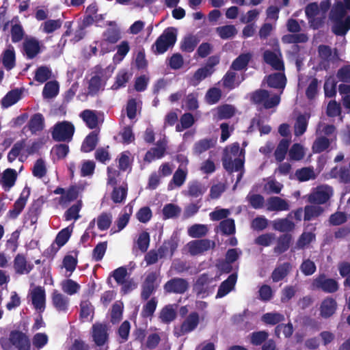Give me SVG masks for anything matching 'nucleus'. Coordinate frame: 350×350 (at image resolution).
Masks as SVG:
<instances>
[{"label":"nucleus","mask_w":350,"mask_h":350,"mask_svg":"<svg viewBox=\"0 0 350 350\" xmlns=\"http://www.w3.org/2000/svg\"><path fill=\"white\" fill-rule=\"evenodd\" d=\"M98 142V133L93 131L90 133L83 140L81 150L83 152H90L94 150Z\"/></svg>","instance_id":"nucleus-29"},{"label":"nucleus","mask_w":350,"mask_h":350,"mask_svg":"<svg viewBox=\"0 0 350 350\" xmlns=\"http://www.w3.org/2000/svg\"><path fill=\"white\" fill-rule=\"evenodd\" d=\"M269 92L266 90L259 89L254 92L251 96V100L256 105L263 104L265 109H271L279 105L280 98L278 95H273L270 98Z\"/></svg>","instance_id":"nucleus-7"},{"label":"nucleus","mask_w":350,"mask_h":350,"mask_svg":"<svg viewBox=\"0 0 350 350\" xmlns=\"http://www.w3.org/2000/svg\"><path fill=\"white\" fill-rule=\"evenodd\" d=\"M1 61L4 68L10 70L16 66V54L14 47L9 45L2 53Z\"/></svg>","instance_id":"nucleus-27"},{"label":"nucleus","mask_w":350,"mask_h":350,"mask_svg":"<svg viewBox=\"0 0 350 350\" xmlns=\"http://www.w3.org/2000/svg\"><path fill=\"white\" fill-rule=\"evenodd\" d=\"M108 330V325L106 323L96 322L92 326L91 335L92 340L100 348L99 350L108 349V346L106 345L109 340Z\"/></svg>","instance_id":"nucleus-5"},{"label":"nucleus","mask_w":350,"mask_h":350,"mask_svg":"<svg viewBox=\"0 0 350 350\" xmlns=\"http://www.w3.org/2000/svg\"><path fill=\"white\" fill-rule=\"evenodd\" d=\"M310 116L300 114L297 116L295 123V135L296 136L302 135L307 129L308 122Z\"/></svg>","instance_id":"nucleus-39"},{"label":"nucleus","mask_w":350,"mask_h":350,"mask_svg":"<svg viewBox=\"0 0 350 350\" xmlns=\"http://www.w3.org/2000/svg\"><path fill=\"white\" fill-rule=\"evenodd\" d=\"M176 40V29L172 27H167L152 44V51L156 55L163 54L175 44Z\"/></svg>","instance_id":"nucleus-1"},{"label":"nucleus","mask_w":350,"mask_h":350,"mask_svg":"<svg viewBox=\"0 0 350 350\" xmlns=\"http://www.w3.org/2000/svg\"><path fill=\"white\" fill-rule=\"evenodd\" d=\"M290 144L291 139L280 140L274 152V156L278 162H282L285 159Z\"/></svg>","instance_id":"nucleus-38"},{"label":"nucleus","mask_w":350,"mask_h":350,"mask_svg":"<svg viewBox=\"0 0 350 350\" xmlns=\"http://www.w3.org/2000/svg\"><path fill=\"white\" fill-rule=\"evenodd\" d=\"M308 40L307 34L304 33H293L282 36V41L284 44L306 43Z\"/></svg>","instance_id":"nucleus-37"},{"label":"nucleus","mask_w":350,"mask_h":350,"mask_svg":"<svg viewBox=\"0 0 350 350\" xmlns=\"http://www.w3.org/2000/svg\"><path fill=\"white\" fill-rule=\"evenodd\" d=\"M29 194V188H27L26 195H25L24 191L21 193L20 197L14 203L13 208L8 211L7 213L8 218L10 219H15L18 217V215L22 213L23 210L24 209L27 204Z\"/></svg>","instance_id":"nucleus-14"},{"label":"nucleus","mask_w":350,"mask_h":350,"mask_svg":"<svg viewBox=\"0 0 350 350\" xmlns=\"http://www.w3.org/2000/svg\"><path fill=\"white\" fill-rule=\"evenodd\" d=\"M224 152V155L222 159V164L224 169L229 172L241 171L244 166L243 159L236 158L232 161L231 156L228 154V148H226Z\"/></svg>","instance_id":"nucleus-15"},{"label":"nucleus","mask_w":350,"mask_h":350,"mask_svg":"<svg viewBox=\"0 0 350 350\" xmlns=\"http://www.w3.org/2000/svg\"><path fill=\"white\" fill-rule=\"evenodd\" d=\"M284 320V316L278 312H267L261 317V321L266 325H278Z\"/></svg>","instance_id":"nucleus-41"},{"label":"nucleus","mask_w":350,"mask_h":350,"mask_svg":"<svg viewBox=\"0 0 350 350\" xmlns=\"http://www.w3.org/2000/svg\"><path fill=\"white\" fill-rule=\"evenodd\" d=\"M211 75V72L204 67L198 68L189 79L190 85H198L203 79Z\"/></svg>","instance_id":"nucleus-52"},{"label":"nucleus","mask_w":350,"mask_h":350,"mask_svg":"<svg viewBox=\"0 0 350 350\" xmlns=\"http://www.w3.org/2000/svg\"><path fill=\"white\" fill-rule=\"evenodd\" d=\"M25 146V140L21 139L16 142L8 154V160L10 162L14 161L21 154V152Z\"/></svg>","instance_id":"nucleus-62"},{"label":"nucleus","mask_w":350,"mask_h":350,"mask_svg":"<svg viewBox=\"0 0 350 350\" xmlns=\"http://www.w3.org/2000/svg\"><path fill=\"white\" fill-rule=\"evenodd\" d=\"M181 213V208L176 204L169 203L165 204L162 210L164 219L178 217Z\"/></svg>","instance_id":"nucleus-42"},{"label":"nucleus","mask_w":350,"mask_h":350,"mask_svg":"<svg viewBox=\"0 0 350 350\" xmlns=\"http://www.w3.org/2000/svg\"><path fill=\"white\" fill-rule=\"evenodd\" d=\"M112 222L111 213H102L97 217V226L100 230H106L109 228Z\"/></svg>","instance_id":"nucleus-64"},{"label":"nucleus","mask_w":350,"mask_h":350,"mask_svg":"<svg viewBox=\"0 0 350 350\" xmlns=\"http://www.w3.org/2000/svg\"><path fill=\"white\" fill-rule=\"evenodd\" d=\"M9 340L18 350H30V340L26 334L21 331H12Z\"/></svg>","instance_id":"nucleus-13"},{"label":"nucleus","mask_w":350,"mask_h":350,"mask_svg":"<svg viewBox=\"0 0 350 350\" xmlns=\"http://www.w3.org/2000/svg\"><path fill=\"white\" fill-rule=\"evenodd\" d=\"M332 194L333 190L331 187L319 186L308 196V202L313 204H323L330 199Z\"/></svg>","instance_id":"nucleus-10"},{"label":"nucleus","mask_w":350,"mask_h":350,"mask_svg":"<svg viewBox=\"0 0 350 350\" xmlns=\"http://www.w3.org/2000/svg\"><path fill=\"white\" fill-rule=\"evenodd\" d=\"M292 241V235L291 234H284L280 235L277 240V245L273 248V252L277 254H281L286 252Z\"/></svg>","instance_id":"nucleus-32"},{"label":"nucleus","mask_w":350,"mask_h":350,"mask_svg":"<svg viewBox=\"0 0 350 350\" xmlns=\"http://www.w3.org/2000/svg\"><path fill=\"white\" fill-rule=\"evenodd\" d=\"M319 12V7L317 3L313 2L308 4L305 8V14L308 23L312 28L318 29L323 26L325 23V16L317 17Z\"/></svg>","instance_id":"nucleus-9"},{"label":"nucleus","mask_w":350,"mask_h":350,"mask_svg":"<svg viewBox=\"0 0 350 350\" xmlns=\"http://www.w3.org/2000/svg\"><path fill=\"white\" fill-rule=\"evenodd\" d=\"M217 144L216 138H204L196 142L192 148L194 155L199 156L209 149L215 147Z\"/></svg>","instance_id":"nucleus-21"},{"label":"nucleus","mask_w":350,"mask_h":350,"mask_svg":"<svg viewBox=\"0 0 350 350\" xmlns=\"http://www.w3.org/2000/svg\"><path fill=\"white\" fill-rule=\"evenodd\" d=\"M292 265L290 262H286L278 265L272 271L271 278L273 282H278L284 280L290 273Z\"/></svg>","instance_id":"nucleus-26"},{"label":"nucleus","mask_w":350,"mask_h":350,"mask_svg":"<svg viewBox=\"0 0 350 350\" xmlns=\"http://www.w3.org/2000/svg\"><path fill=\"white\" fill-rule=\"evenodd\" d=\"M17 178V173L16 171L12 168L6 169L2 176V185L3 189L5 191L9 190L11 187H12Z\"/></svg>","instance_id":"nucleus-33"},{"label":"nucleus","mask_w":350,"mask_h":350,"mask_svg":"<svg viewBox=\"0 0 350 350\" xmlns=\"http://www.w3.org/2000/svg\"><path fill=\"white\" fill-rule=\"evenodd\" d=\"M108 28L103 33V39L100 42V51L103 54L108 53L110 50L108 44H114L121 39V31L116 21H107Z\"/></svg>","instance_id":"nucleus-2"},{"label":"nucleus","mask_w":350,"mask_h":350,"mask_svg":"<svg viewBox=\"0 0 350 350\" xmlns=\"http://www.w3.org/2000/svg\"><path fill=\"white\" fill-rule=\"evenodd\" d=\"M337 307L336 299L331 297H327L320 305V315L324 319H328L335 314Z\"/></svg>","instance_id":"nucleus-17"},{"label":"nucleus","mask_w":350,"mask_h":350,"mask_svg":"<svg viewBox=\"0 0 350 350\" xmlns=\"http://www.w3.org/2000/svg\"><path fill=\"white\" fill-rule=\"evenodd\" d=\"M250 342L254 346L262 345L267 340L269 334L266 331L254 332L250 334Z\"/></svg>","instance_id":"nucleus-61"},{"label":"nucleus","mask_w":350,"mask_h":350,"mask_svg":"<svg viewBox=\"0 0 350 350\" xmlns=\"http://www.w3.org/2000/svg\"><path fill=\"white\" fill-rule=\"evenodd\" d=\"M315 234L310 232H304L297 241L295 248L297 250L304 249L315 239Z\"/></svg>","instance_id":"nucleus-56"},{"label":"nucleus","mask_w":350,"mask_h":350,"mask_svg":"<svg viewBox=\"0 0 350 350\" xmlns=\"http://www.w3.org/2000/svg\"><path fill=\"white\" fill-rule=\"evenodd\" d=\"M333 23V33L336 36H345L350 29V16H347L345 20L341 19Z\"/></svg>","instance_id":"nucleus-36"},{"label":"nucleus","mask_w":350,"mask_h":350,"mask_svg":"<svg viewBox=\"0 0 350 350\" xmlns=\"http://www.w3.org/2000/svg\"><path fill=\"white\" fill-rule=\"evenodd\" d=\"M176 317V312L171 305H167L163 308L159 314V319L163 323H170L173 321Z\"/></svg>","instance_id":"nucleus-50"},{"label":"nucleus","mask_w":350,"mask_h":350,"mask_svg":"<svg viewBox=\"0 0 350 350\" xmlns=\"http://www.w3.org/2000/svg\"><path fill=\"white\" fill-rule=\"evenodd\" d=\"M129 75L126 70H121L116 75V81L111 86V89L117 90L121 88L125 87L129 80Z\"/></svg>","instance_id":"nucleus-55"},{"label":"nucleus","mask_w":350,"mask_h":350,"mask_svg":"<svg viewBox=\"0 0 350 350\" xmlns=\"http://www.w3.org/2000/svg\"><path fill=\"white\" fill-rule=\"evenodd\" d=\"M323 211V208L320 206L306 205L304 207V219L305 221H310L313 218L320 216Z\"/></svg>","instance_id":"nucleus-49"},{"label":"nucleus","mask_w":350,"mask_h":350,"mask_svg":"<svg viewBox=\"0 0 350 350\" xmlns=\"http://www.w3.org/2000/svg\"><path fill=\"white\" fill-rule=\"evenodd\" d=\"M165 152V148L158 144L157 147L152 148L147 151L144 157V161L150 163L156 159H161L164 156Z\"/></svg>","instance_id":"nucleus-47"},{"label":"nucleus","mask_w":350,"mask_h":350,"mask_svg":"<svg viewBox=\"0 0 350 350\" xmlns=\"http://www.w3.org/2000/svg\"><path fill=\"white\" fill-rule=\"evenodd\" d=\"M286 77L284 72H274L267 76V83L269 87L275 89H284Z\"/></svg>","instance_id":"nucleus-25"},{"label":"nucleus","mask_w":350,"mask_h":350,"mask_svg":"<svg viewBox=\"0 0 350 350\" xmlns=\"http://www.w3.org/2000/svg\"><path fill=\"white\" fill-rule=\"evenodd\" d=\"M187 174V173L186 171L178 167L174 172L172 179L168 185V187L170 188L172 184L178 187H181L186 180Z\"/></svg>","instance_id":"nucleus-60"},{"label":"nucleus","mask_w":350,"mask_h":350,"mask_svg":"<svg viewBox=\"0 0 350 350\" xmlns=\"http://www.w3.org/2000/svg\"><path fill=\"white\" fill-rule=\"evenodd\" d=\"M158 273L155 271L149 273L142 284L141 298L143 300H148L158 288L157 280Z\"/></svg>","instance_id":"nucleus-11"},{"label":"nucleus","mask_w":350,"mask_h":350,"mask_svg":"<svg viewBox=\"0 0 350 350\" xmlns=\"http://www.w3.org/2000/svg\"><path fill=\"white\" fill-rule=\"evenodd\" d=\"M338 282L334 278H327L325 273L317 275L311 283L312 290H320L325 293L332 294L339 290Z\"/></svg>","instance_id":"nucleus-4"},{"label":"nucleus","mask_w":350,"mask_h":350,"mask_svg":"<svg viewBox=\"0 0 350 350\" xmlns=\"http://www.w3.org/2000/svg\"><path fill=\"white\" fill-rule=\"evenodd\" d=\"M75 133V126L68 121L57 122L53 127L51 136L55 142H69Z\"/></svg>","instance_id":"nucleus-3"},{"label":"nucleus","mask_w":350,"mask_h":350,"mask_svg":"<svg viewBox=\"0 0 350 350\" xmlns=\"http://www.w3.org/2000/svg\"><path fill=\"white\" fill-rule=\"evenodd\" d=\"M237 280V274H230L226 280L223 281L219 286L216 298H221L228 294L235 286Z\"/></svg>","instance_id":"nucleus-22"},{"label":"nucleus","mask_w":350,"mask_h":350,"mask_svg":"<svg viewBox=\"0 0 350 350\" xmlns=\"http://www.w3.org/2000/svg\"><path fill=\"white\" fill-rule=\"evenodd\" d=\"M262 57L264 62L271 66L273 69L282 72L284 71V62L275 52L271 50H266L263 53Z\"/></svg>","instance_id":"nucleus-18"},{"label":"nucleus","mask_w":350,"mask_h":350,"mask_svg":"<svg viewBox=\"0 0 350 350\" xmlns=\"http://www.w3.org/2000/svg\"><path fill=\"white\" fill-rule=\"evenodd\" d=\"M346 13L347 12L343 3L341 1H337L330 10L329 18L332 23H334L343 19Z\"/></svg>","instance_id":"nucleus-34"},{"label":"nucleus","mask_w":350,"mask_h":350,"mask_svg":"<svg viewBox=\"0 0 350 350\" xmlns=\"http://www.w3.org/2000/svg\"><path fill=\"white\" fill-rule=\"evenodd\" d=\"M198 43V40L193 36L185 37L180 45V49L183 52L191 53L194 51Z\"/></svg>","instance_id":"nucleus-57"},{"label":"nucleus","mask_w":350,"mask_h":350,"mask_svg":"<svg viewBox=\"0 0 350 350\" xmlns=\"http://www.w3.org/2000/svg\"><path fill=\"white\" fill-rule=\"evenodd\" d=\"M331 144V140L325 136L317 137L312 146L314 153H321L327 150Z\"/></svg>","instance_id":"nucleus-40"},{"label":"nucleus","mask_w":350,"mask_h":350,"mask_svg":"<svg viewBox=\"0 0 350 350\" xmlns=\"http://www.w3.org/2000/svg\"><path fill=\"white\" fill-rule=\"evenodd\" d=\"M206 191V187L198 181H193L188 185L187 195L189 196L198 198L202 196Z\"/></svg>","instance_id":"nucleus-46"},{"label":"nucleus","mask_w":350,"mask_h":350,"mask_svg":"<svg viewBox=\"0 0 350 350\" xmlns=\"http://www.w3.org/2000/svg\"><path fill=\"white\" fill-rule=\"evenodd\" d=\"M23 50L27 59H33L40 52L38 40L35 38H26L23 42Z\"/></svg>","instance_id":"nucleus-19"},{"label":"nucleus","mask_w":350,"mask_h":350,"mask_svg":"<svg viewBox=\"0 0 350 350\" xmlns=\"http://www.w3.org/2000/svg\"><path fill=\"white\" fill-rule=\"evenodd\" d=\"M23 91L18 88L8 92L1 99V106L3 108H8L16 103L21 98Z\"/></svg>","instance_id":"nucleus-31"},{"label":"nucleus","mask_w":350,"mask_h":350,"mask_svg":"<svg viewBox=\"0 0 350 350\" xmlns=\"http://www.w3.org/2000/svg\"><path fill=\"white\" fill-rule=\"evenodd\" d=\"M52 304L57 311L66 312L68 309L69 299L55 290L52 294Z\"/></svg>","instance_id":"nucleus-28"},{"label":"nucleus","mask_w":350,"mask_h":350,"mask_svg":"<svg viewBox=\"0 0 350 350\" xmlns=\"http://www.w3.org/2000/svg\"><path fill=\"white\" fill-rule=\"evenodd\" d=\"M189 286L186 279L173 278L164 284L163 289L166 293L183 294L188 290Z\"/></svg>","instance_id":"nucleus-12"},{"label":"nucleus","mask_w":350,"mask_h":350,"mask_svg":"<svg viewBox=\"0 0 350 350\" xmlns=\"http://www.w3.org/2000/svg\"><path fill=\"white\" fill-rule=\"evenodd\" d=\"M235 114V108L231 105H223L217 107L219 120L230 119Z\"/></svg>","instance_id":"nucleus-54"},{"label":"nucleus","mask_w":350,"mask_h":350,"mask_svg":"<svg viewBox=\"0 0 350 350\" xmlns=\"http://www.w3.org/2000/svg\"><path fill=\"white\" fill-rule=\"evenodd\" d=\"M80 117L85 122L89 129H94L97 126L98 118L93 111L85 109L81 113Z\"/></svg>","instance_id":"nucleus-45"},{"label":"nucleus","mask_w":350,"mask_h":350,"mask_svg":"<svg viewBox=\"0 0 350 350\" xmlns=\"http://www.w3.org/2000/svg\"><path fill=\"white\" fill-rule=\"evenodd\" d=\"M187 245L190 254L195 256L209 250L211 241L208 239L195 240L190 241Z\"/></svg>","instance_id":"nucleus-23"},{"label":"nucleus","mask_w":350,"mask_h":350,"mask_svg":"<svg viewBox=\"0 0 350 350\" xmlns=\"http://www.w3.org/2000/svg\"><path fill=\"white\" fill-rule=\"evenodd\" d=\"M82 207V202L81 200H79L76 204L72 205L70 208L64 213V217L66 221H70L71 219L77 220L80 216L79 213Z\"/></svg>","instance_id":"nucleus-58"},{"label":"nucleus","mask_w":350,"mask_h":350,"mask_svg":"<svg viewBox=\"0 0 350 350\" xmlns=\"http://www.w3.org/2000/svg\"><path fill=\"white\" fill-rule=\"evenodd\" d=\"M45 126L44 118L40 113H36L31 116L27 126L33 135L42 131Z\"/></svg>","instance_id":"nucleus-24"},{"label":"nucleus","mask_w":350,"mask_h":350,"mask_svg":"<svg viewBox=\"0 0 350 350\" xmlns=\"http://www.w3.org/2000/svg\"><path fill=\"white\" fill-rule=\"evenodd\" d=\"M94 70L96 75L90 78L88 87V94L91 96H94L100 90H103L107 81V79H103L105 70L100 65L96 66Z\"/></svg>","instance_id":"nucleus-8"},{"label":"nucleus","mask_w":350,"mask_h":350,"mask_svg":"<svg viewBox=\"0 0 350 350\" xmlns=\"http://www.w3.org/2000/svg\"><path fill=\"white\" fill-rule=\"evenodd\" d=\"M269 209L271 211H287L289 205L287 202L280 197H271L269 200Z\"/></svg>","instance_id":"nucleus-48"},{"label":"nucleus","mask_w":350,"mask_h":350,"mask_svg":"<svg viewBox=\"0 0 350 350\" xmlns=\"http://www.w3.org/2000/svg\"><path fill=\"white\" fill-rule=\"evenodd\" d=\"M79 197V188L76 185H71L66 191L64 196L59 198L60 203H66L76 200Z\"/></svg>","instance_id":"nucleus-63"},{"label":"nucleus","mask_w":350,"mask_h":350,"mask_svg":"<svg viewBox=\"0 0 350 350\" xmlns=\"http://www.w3.org/2000/svg\"><path fill=\"white\" fill-rule=\"evenodd\" d=\"M31 301L35 309L40 313L45 310L46 294L44 289L41 286L36 287L31 293Z\"/></svg>","instance_id":"nucleus-16"},{"label":"nucleus","mask_w":350,"mask_h":350,"mask_svg":"<svg viewBox=\"0 0 350 350\" xmlns=\"http://www.w3.org/2000/svg\"><path fill=\"white\" fill-rule=\"evenodd\" d=\"M215 31L222 40L234 38L237 34V29L234 25H226L216 27Z\"/></svg>","instance_id":"nucleus-35"},{"label":"nucleus","mask_w":350,"mask_h":350,"mask_svg":"<svg viewBox=\"0 0 350 350\" xmlns=\"http://www.w3.org/2000/svg\"><path fill=\"white\" fill-rule=\"evenodd\" d=\"M52 75L51 70L46 66H41L35 71L34 80L39 83H43L51 79Z\"/></svg>","instance_id":"nucleus-51"},{"label":"nucleus","mask_w":350,"mask_h":350,"mask_svg":"<svg viewBox=\"0 0 350 350\" xmlns=\"http://www.w3.org/2000/svg\"><path fill=\"white\" fill-rule=\"evenodd\" d=\"M273 228L280 232H290L295 228V224L287 218L278 219L273 221Z\"/></svg>","instance_id":"nucleus-44"},{"label":"nucleus","mask_w":350,"mask_h":350,"mask_svg":"<svg viewBox=\"0 0 350 350\" xmlns=\"http://www.w3.org/2000/svg\"><path fill=\"white\" fill-rule=\"evenodd\" d=\"M200 323V316L197 312H191L186 317L180 326L174 327V335L178 338L194 331Z\"/></svg>","instance_id":"nucleus-6"},{"label":"nucleus","mask_w":350,"mask_h":350,"mask_svg":"<svg viewBox=\"0 0 350 350\" xmlns=\"http://www.w3.org/2000/svg\"><path fill=\"white\" fill-rule=\"evenodd\" d=\"M252 55L251 53L240 54L233 60L230 66V69L237 71L247 69V67L250 62L252 60Z\"/></svg>","instance_id":"nucleus-30"},{"label":"nucleus","mask_w":350,"mask_h":350,"mask_svg":"<svg viewBox=\"0 0 350 350\" xmlns=\"http://www.w3.org/2000/svg\"><path fill=\"white\" fill-rule=\"evenodd\" d=\"M127 185L115 187L111 193V200L114 203H122L127 196Z\"/></svg>","instance_id":"nucleus-53"},{"label":"nucleus","mask_w":350,"mask_h":350,"mask_svg":"<svg viewBox=\"0 0 350 350\" xmlns=\"http://www.w3.org/2000/svg\"><path fill=\"white\" fill-rule=\"evenodd\" d=\"M208 232V228L204 224H193L188 228V234L192 238H201Z\"/></svg>","instance_id":"nucleus-59"},{"label":"nucleus","mask_w":350,"mask_h":350,"mask_svg":"<svg viewBox=\"0 0 350 350\" xmlns=\"http://www.w3.org/2000/svg\"><path fill=\"white\" fill-rule=\"evenodd\" d=\"M14 268L18 274H28L33 269V265L27 262L23 254H18L14 259Z\"/></svg>","instance_id":"nucleus-20"},{"label":"nucleus","mask_w":350,"mask_h":350,"mask_svg":"<svg viewBox=\"0 0 350 350\" xmlns=\"http://www.w3.org/2000/svg\"><path fill=\"white\" fill-rule=\"evenodd\" d=\"M59 93V84L56 81H48L45 83L42 90V96L44 98H52Z\"/></svg>","instance_id":"nucleus-43"}]
</instances>
